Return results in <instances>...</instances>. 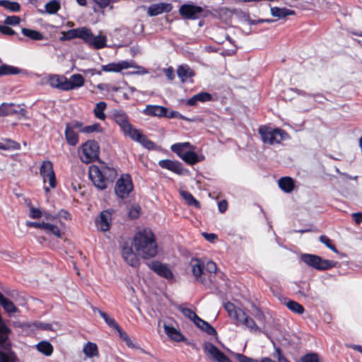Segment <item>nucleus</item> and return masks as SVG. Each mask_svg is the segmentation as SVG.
<instances>
[{"instance_id": "nucleus-62", "label": "nucleus", "mask_w": 362, "mask_h": 362, "mask_svg": "<svg viewBox=\"0 0 362 362\" xmlns=\"http://www.w3.org/2000/svg\"><path fill=\"white\" fill-rule=\"evenodd\" d=\"M351 216L356 224H360L362 223V212L354 213L352 214Z\"/></svg>"}, {"instance_id": "nucleus-22", "label": "nucleus", "mask_w": 362, "mask_h": 362, "mask_svg": "<svg viewBox=\"0 0 362 362\" xmlns=\"http://www.w3.org/2000/svg\"><path fill=\"white\" fill-rule=\"evenodd\" d=\"M163 328L165 333L170 339L176 342L187 341V338L181 333V332L173 326L164 324Z\"/></svg>"}, {"instance_id": "nucleus-15", "label": "nucleus", "mask_w": 362, "mask_h": 362, "mask_svg": "<svg viewBox=\"0 0 362 362\" xmlns=\"http://www.w3.org/2000/svg\"><path fill=\"white\" fill-rule=\"evenodd\" d=\"M204 351L210 354L216 362H231L230 358L211 342H205Z\"/></svg>"}, {"instance_id": "nucleus-19", "label": "nucleus", "mask_w": 362, "mask_h": 362, "mask_svg": "<svg viewBox=\"0 0 362 362\" xmlns=\"http://www.w3.org/2000/svg\"><path fill=\"white\" fill-rule=\"evenodd\" d=\"M47 81L52 88L67 91L66 76L63 75L51 74L48 76Z\"/></svg>"}, {"instance_id": "nucleus-54", "label": "nucleus", "mask_w": 362, "mask_h": 362, "mask_svg": "<svg viewBox=\"0 0 362 362\" xmlns=\"http://www.w3.org/2000/svg\"><path fill=\"white\" fill-rule=\"evenodd\" d=\"M7 25H16L20 23V18L16 16H8L5 20Z\"/></svg>"}, {"instance_id": "nucleus-60", "label": "nucleus", "mask_w": 362, "mask_h": 362, "mask_svg": "<svg viewBox=\"0 0 362 362\" xmlns=\"http://www.w3.org/2000/svg\"><path fill=\"white\" fill-rule=\"evenodd\" d=\"M203 236L210 243H214L216 240H218V236L215 233H204Z\"/></svg>"}, {"instance_id": "nucleus-16", "label": "nucleus", "mask_w": 362, "mask_h": 362, "mask_svg": "<svg viewBox=\"0 0 362 362\" xmlns=\"http://www.w3.org/2000/svg\"><path fill=\"white\" fill-rule=\"evenodd\" d=\"M149 268L155 272L158 275L166 279H171L173 274L170 268L158 261H153L148 264Z\"/></svg>"}, {"instance_id": "nucleus-57", "label": "nucleus", "mask_w": 362, "mask_h": 362, "mask_svg": "<svg viewBox=\"0 0 362 362\" xmlns=\"http://www.w3.org/2000/svg\"><path fill=\"white\" fill-rule=\"evenodd\" d=\"M98 312L100 314V315L105 320V321L109 326H110V327L113 326V319L110 317L106 313H105L100 310L98 309Z\"/></svg>"}, {"instance_id": "nucleus-12", "label": "nucleus", "mask_w": 362, "mask_h": 362, "mask_svg": "<svg viewBox=\"0 0 362 362\" xmlns=\"http://www.w3.org/2000/svg\"><path fill=\"white\" fill-rule=\"evenodd\" d=\"M40 174L43 179L44 183L49 182V187L55 188L57 185L53 163L49 160L42 161L40 167Z\"/></svg>"}, {"instance_id": "nucleus-45", "label": "nucleus", "mask_w": 362, "mask_h": 362, "mask_svg": "<svg viewBox=\"0 0 362 362\" xmlns=\"http://www.w3.org/2000/svg\"><path fill=\"white\" fill-rule=\"evenodd\" d=\"M224 308L227 311L230 317H231L233 320L236 317V313H238L239 310H242L241 308H237L233 303L227 302L224 304Z\"/></svg>"}, {"instance_id": "nucleus-50", "label": "nucleus", "mask_w": 362, "mask_h": 362, "mask_svg": "<svg viewBox=\"0 0 362 362\" xmlns=\"http://www.w3.org/2000/svg\"><path fill=\"white\" fill-rule=\"evenodd\" d=\"M255 313L253 314L255 318L261 324L264 325L266 322V317L263 311L258 307L255 306Z\"/></svg>"}, {"instance_id": "nucleus-44", "label": "nucleus", "mask_w": 362, "mask_h": 362, "mask_svg": "<svg viewBox=\"0 0 362 362\" xmlns=\"http://www.w3.org/2000/svg\"><path fill=\"white\" fill-rule=\"evenodd\" d=\"M16 112L17 110L14 109L13 104L3 103L0 105V116H6Z\"/></svg>"}, {"instance_id": "nucleus-37", "label": "nucleus", "mask_w": 362, "mask_h": 362, "mask_svg": "<svg viewBox=\"0 0 362 362\" xmlns=\"http://www.w3.org/2000/svg\"><path fill=\"white\" fill-rule=\"evenodd\" d=\"M21 32L25 36L33 40L38 41L42 40L44 38L43 35L37 30H31L28 28H23Z\"/></svg>"}, {"instance_id": "nucleus-14", "label": "nucleus", "mask_w": 362, "mask_h": 362, "mask_svg": "<svg viewBox=\"0 0 362 362\" xmlns=\"http://www.w3.org/2000/svg\"><path fill=\"white\" fill-rule=\"evenodd\" d=\"M112 209L103 210L95 220L97 229L101 232L108 231L112 225Z\"/></svg>"}, {"instance_id": "nucleus-27", "label": "nucleus", "mask_w": 362, "mask_h": 362, "mask_svg": "<svg viewBox=\"0 0 362 362\" xmlns=\"http://www.w3.org/2000/svg\"><path fill=\"white\" fill-rule=\"evenodd\" d=\"M180 195L185 200L187 205L198 209L201 208L200 202L189 192L182 191Z\"/></svg>"}, {"instance_id": "nucleus-53", "label": "nucleus", "mask_w": 362, "mask_h": 362, "mask_svg": "<svg viewBox=\"0 0 362 362\" xmlns=\"http://www.w3.org/2000/svg\"><path fill=\"white\" fill-rule=\"evenodd\" d=\"M29 211H30L29 216L31 218H40L42 215V211L38 208H35L33 206H31V207H30Z\"/></svg>"}, {"instance_id": "nucleus-21", "label": "nucleus", "mask_w": 362, "mask_h": 362, "mask_svg": "<svg viewBox=\"0 0 362 362\" xmlns=\"http://www.w3.org/2000/svg\"><path fill=\"white\" fill-rule=\"evenodd\" d=\"M168 108L160 105H148L144 110V114L148 116L163 117L168 113Z\"/></svg>"}, {"instance_id": "nucleus-35", "label": "nucleus", "mask_w": 362, "mask_h": 362, "mask_svg": "<svg viewBox=\"0 0 362 362\" xmlns=\"http://www.w3.org/2000/svg\"><path fill=\"white\" fill-rule=\"evenodd\" d=\"M181 158L189 165H194L202 160L197 153L192 151H186Z\"/></svg>"}, {"instance_id": "nucleus-48", "label": "nucleus", "mask_w": 362, "mask_h": 362, "mask_svg": "<svg viewBox=\"0 0 362 362\" xmlns=\"http://www.w3.org/2000/svg\"><path fill=\"white\" fill-rule=\"evenodd\" d=\"M320 241L325 245L329 249H330L334 252L337 253L338 250L336 246L332 243V240L325 235H322L319 238Z\"/></svg>"}, {"instance_id": "nucleus-58", "label": "nucleus", "mask_w": 362, "mask_h": 362, "mask_svg": "<svg viewBox=\"0 0 362 362\" xmlns=\"http://www.w3.org/2000/svg\"><path fill=\"white\" fill-rule=\"evenodd\" d=\"M236 358L239 362H258V361L249 358L242 354H237Z\"/></svg>"}, {"instance_id": "nucleus-55", "label": "nucleus", "mask_w": 362, "mask_h": 362, "mask_svg": "<svg viewBox=\"0 0 362 362\" xmlns=\"http://www.w3.org/2000/svg\"><path fill=\"white\" fill-rule=\"evenodd\" d=\"M303 362H319L318 356L316 354H306L303 358Z\"/></svg>"}, {"instance_id": "nucleus-32", "label": "nucleus", "mask_w": 362, "mask_h": 362, "mask_svg": "<svg viewBox=\"0 0 362 362\" xmlns=\"http://www.w3.org/2000/svg\"><path fill=\"white\" fill-rule=\"evenodd\" d=\"M37 349L47 356L52 354L54 349L52 345L47 341H42L37 344Z\"/></svg>"}, {"instance_id": "nucleus-24", "label": "nucleus", "mask_w": 362, "mask_h": 362, "mask_svg": "<svg viewBox=\"0 0 362 362\" xmlns=\"http://www.w3.org/2000/svg\"><path fill=\"white\" fill-rule=\"evenodd\" d=\"M84 78L79 74H73L70 80L66 78L67 91L77 88H80L84 85Z\"/></svg>"}, {"instance_id": "nucleus-8", "label": "nucleus", "mask_w": 362, "mask_h": 362, "mask_svg": "<svg viewBox=\"0 0 362 362\" xmlns=\"http://www.w3.org/2000/svg\"><path fill=\"white\" fill-rule=\"evenodd\" d=\"M134 189L133 180L129 173H122L115 184V194L122 200L130 198Z\"/></svg>"}, {"instance_id": "nucleus-61", "label": "nucleus", "mask_w": 362, "mask_h": 362, "mask_svg": "<svg viewBox=\"0 0 362 362\" xmlns=\"http://www.w3.org/2000/svg\"><path fill=\"white\" fill-rule=\"evenodd\" d=\"M165 76L169 79L170 81H173L175 78V73L174 69L173 67H168V69H165L164 71Z\"/></svg>"}, {"instance_id": "nucleus-3", "label": "nucleus", "mask_w": 362, "mask_h": 362, "mask_svg": "<svg viewBox=\"0 0 362 362\" xmlns=\"http://www.w3.org/2000/svg\"><path fill=\"white\" fill-rule=\"evenodd\" d=\"M75 38L81 39L88 47L100 49L106 46L107 38L105 35H95L87 27L71 29L62 33V40H71Z\"/></svg>"}, {"instance_id": "nucleus-10", "label": "nucleus", "mask_w": 362, "mask_h": 362, "mask_svg": "<svg viewBox=\"0 0 362 362\" xmlns=\"http://www.w3.org/2000/svg\"><path fill=\"white\" fill-rule=\"evenodd\" d=\"M82 122L73 120L65 124L64 137L66 144L70 146H76L79 142V133H82Z\"/></svg>"}, {"instance_id": "nucleus-41", "label": "nucleus", "mask_w": 362, "mask_h": 362, "mask_svg": "<svg viewBox=\"0 0 362 362\" xmlns=\"http://www.w3.org/2000/svg\"><path fill=\"white\" fill-rule=\"evenodd\" d=\"M132 67H136L134 60L121 61L117 63H115V72H119L123 69Z\"/></svg>"}, {"instance_id": "nucleus-4", "label": "nucleus", "mask_w": 362, "mask_h": 362, "mask_svg": "<svg viewBox=\"0 0 362 362\" xmlns=\"http://www.w3.org/2000/svg\"><path fill=\"white\" fill-rule=\"evenodd\" d=\"M192 272L195 280L205 286L210 287L214 284L217 272L215 262L208 260L206 263L199 258H192L190 261Z\"/></svg>"}, {"instance_id": "nucleus-40", "label": "nucleus", "mask_w": 362, "mask_h": 362, "mask_svg": "<svg viewBox=\"0 0 362 362\" xmlns=\"http://www.w3.org/2000/svg\"><path fill=\"white\" fill-rule=\"evenodd\" d=\"M286 306L291 311L298 315H301L305 312V308L302 305L292 300H289L286 303Z\"/></svg>"}, {"instance_id": "nucleus-46", "label": "nucleus", "mask_w": 362, "mask_h": 362, "mask_svg": "<svg viewBox=\"0 0 362 362\" xmlns=\"http://www.w3.org/2000/svg\"><path fill=\"white\" fill-rule=\"evenodd\" d=\"M59 8L60 4L57 0H52L45 4V10L49 14L56 13Z\"/></svg>"}, {"instance_id": "nucleus-7", "label": "nucleus", "mask_w": 362, "mask_h": 362, "mask_svg": "<svg viewBox=\"0 0 362 362\" xmlns=\"http://www.w3.org/2000/svg\"><path fill=\"white\" fill-rule=\"evenodd\" d=\"M258 133L261 136L263 143L269 145L280 144L281 141L288 137V134L285 130L279 128L273 129L267 125H261L258 129Z\"/></svg>"}, {"instance_id": "nucleus-38", "label": "nucleus", "mask_w": 362, "mask_h": 362, "mask_svg": "<svg viewBox=\"0 0 362 362\" xmlns=\"http://www.w3.org/2000/svg\"><path fill=\"white\" fill-rule=\"evenodd\" d=\"M82 133L89 134L94 132L101 133L103 132V129L99 123H94L91 125L84 126L82 122Z\"/></svg>"}, {"instance_id": "nucleus-20", "label": "nucleus", "mask_w": 362, "mask_h": 362, "mask_svg": "<svg viewBox=\"0 0 362 362\" xmlns=\"http://www.w3.org/2000/svg\"><path fill=\"white\" fill-rule=\"evenodd\" d=\"M173 6L168 3H159L151 5L147 13L150 16H156L163 13H169L171 11Z\"/></svg>"}, {"instance_id": "nucleus-13", "label": "nucleus", "mask_w": 362, "mask_h": 362, "mask_svg": "<svg viewBox=\"0 0 362 362\" xmlns=\"http://www.w3.org/2000/svg\"><path fill=\"white\" fill-rule=\"evenodd\" d=\"M204 8L192 4H184L179 8V13L183 19L196 20L201 17Z\"/></svg>"}, {"instance_id": "nucleus-59", "label": "nucleus", "mask_w": 362, "mask_h": 362, "mask_svg": "<svg viewBox=\"0 0 362 362\" xmlns=\"http://www.w3.org/2000/svg\"><path fill=\"white\" fill-rule=\"evenodd\" d=\"M218 211L221 213H225L228 209V202L226 199L221 200L218 203Z\"/></svg>"}, {"instance_id": "nucleus-25", "label": "nucleus", "mask_w": 362, "mask_h": 362, "mask_svg": "<svg viewBox=\"0 0 362 362\" xmlns=\"http://www.w3.org/2000/svg\"><path fill=\"white\" fill-rule=\"evenodd\" d=\"M177 74L182 83L186 82L188 78H192L195 75L194 71L188 65L179 66Z\"/></svg>"}, {"instance_id": "nucleus-29", "label": "nucleus", "mask_w": 362, "mask_h": 362, "mask_svg": "<svg viewBox=\"0 0 362 362\" xmlns=\"http://www.w3.org/2000/svg\"><path fill=\"white\" fill-rule=\"evenodd\" d=\"M115 330H116L118 332L119 337L120 339L125 343V344L129 347V348H134V345L128 335V334L124 331L119 325L115 322Z\"/></svg>"}, {"instance_id": "nucleus-39", "label": "nucleus", "mask_w": 362, "mask_h": 362, "mask_svg": "<svg viewBox=\"0 0 362 362\" xmlns=\"http://www.w3.org/2000/svg\"><path fill=\"white\" fill-rule=\"evenodd\" d=\"M0 6L12 12H18L21 10V6L18 2L8 0H0Z\"/></svg>"}, {"instance_id": "nucleus-36", "label": "nucleus", "mask_w": 362, "mask_h": 362, "mask_svg": "<svg viewBox=\"0 0 362 362\" xmlns=\"http://www.w3.org/2000/svg\"><path fill=\"white\" fill-rule=\"evenodd\" d=\"M83 351L88 357H93L98 354V349L96 344L90 341L84 345Z\"/></svg>"}, {"instance_id": "nucleus-6", "label": "nucleus", "mask_w": 362, "mask_h": 362, "mask_svg": "<svg viewBox=\"0 0 362 362\" xmlns=\"http://www.w3.org/2000/svg\"><path fill=\"white\" fill-rule=\"evenodd\" d=\"M80 160L84 164H90L100 160V146L95 140H87L77 150Z\"/></svg>"}, {"instance_id": "nucleus-33", "label": "nucleus", "mask_w": 362, "mask_h": 362, "mask_svg": "<svg viewBox=\"0 0 362 362\" xmlns=\"http://www.w3.org/2000/svg\"><path fill=\"white\" fill-rule=\"evenodd\" d=\"M107 107L106 103L101 101L95 105V107L93 110V113L95 117H96L98 119L104 120L106 118V115L105 114V110Z\"/></svg>"}, {"instance_id": "nucleus-63", "label": "nucleus", "mask_w": 362, "mask_h": 362, "mask_svg": "<svg viewBox=\"0 0 362 362\" xmlns=\"http://www.w3.org/2000/svg\"><path fill=\"white\" fill-rule=\"evenodd\" d=\"M59 216L64 218L66 220H70L71 218V214L64 209H62L59 211Z\"/></svg>"}, {"instance_id": "nucleus-11", "label": "nucleus", "mask_w": 362, "mask_h": 362, "mask_svg": "<svg viewBox=\"0 0 362 362\" xmlns=\"http://www.w3.org/2000/svg\"><path fill=\"white\" fill-rule=\"evenodd\" d=\"M236 317L234 319V324L236 326H244L250 332L261 333L262 328L259 327L253 318L250 317L243 310L238 311Z\"/></svg>"}, {"instance_id": "nucleus-47", "label": "nucleus", "mask_w": 362, "mask_h": 362, "mask_svg": "<svg viewBox=\"0 0 362 362\" xmlns=\"http://www.w3.org/2000/svg\"><path fill=\"white\" fill-rule=\"evenodd\" d=\"M141 208L139 204H132L129 210V217L131 219H136L139 217Z\"/></svg>"}, {"instance_id": "nucleus-56", "label": "nucleus", "mask_w": 362, "mask_h": 362, "mask_svg": "<svg viewBox=\"0 0 362 362\" xmlns=\"http://www.w3.org/2000/svg\"><path fill=\"white\" fill-rule=\"evenodd\" d=\"M0 33L7 35H13L16 34L13 29L6 25H0Z\"/></svg>"}, {"instance_id": "nucleus-17", "label": "nucleus", "mask_w": 362, "mask_h": 362, "mask_svg": "<svg viewBox=\"0 0 362 362\" xmlns=\"http://www.w3.org/2000/svg\"><path fill=\"white\" fill-rule=\"evenodd\" d=\"M158 165L162 168L167 169L177 175H183L185 172L182 164L177 160L163 159L158 162Z\"/></svg>"}, {"instance_id": "nucleus-34", "label": "nucleus", "mask_w": 362, "mask_h": 362, "mask_svg": "<svg viewBox=\"0 0 362 362\" xmlns=\"http://www.w3.org/2000/svg\"><path fill=\"white\" fill-rule=\"evenodd\" d=\"M192 147L190 143L185 142V143H177L171 146V150L173 152L175 153L180 158L185 155V149L187 148Z\"/></svg>"}, {"instance_id": "nucleus-18", "label": "nucleus", "mask_w": 362, "mask_h": 362, "mask_svg": "<svg viewBox=\"0 0 362 362\" xmlns=\"http://www.w3.org/2000/svg\"><path fill=\"white\" fill-rule=\"evenodd\" d=\"M122 255L124 261L133 267H137L140 264V260L137 253H134L132 247L124 246L122 250Z\"/></svg>"}, {"instance_id": "nucleus-5", "label": "nucleus", "mask_w": 362, "mask_h": 362, "mask_svg": "<svg viewBox=\"0 0 362 362\" xmlns=\"http://www.w3.org/2000/svg\"><path fill=\"white\" fill-rule=\"evenodd\" d=\"M101 167L95 165H91L88 169V176L93 184L100 189H105L111 182L112 168L105 166V163Z\"/></svg>"}, {"instance_id": "nucleus-28", "label": "nucleus", "mask_w": 362, "mask_h": 362, "mask_svg": "<svg viewBox=\"0 0 362 362\" xmlns=\"http://www.w3.org/2000/svg\"><path fill=\"white\" fill-rule=\"evenodd\" d=\"M271 13L273 16L279 18H283L288 16L294 15L295 11L287 8L272 7Z\"/></svg>"}, {"instance_id": "nucleus-43", "label": "nucleus", "mask_w": 362, "mask_h": 362, "mask_svg": "<svg viewBox=\"0 0 362 362\" xmlns=\"http://www.w3.org/2000/svg\"><path fill=\"white\" fill-rule=\"evenodd\" d=\"M179 310L186 317L191 320L194 323V325L198 320H199V319L200 317L196 314L194 311L190 308L180 307Z\"/></svg>"}, {"instance_id": "nucleus-1", "label": "nucleus", "mask_w": 362, "mask_h": 362, "mask_svg": "<svg viewBox=\"0 0 362 362\" xmlns=\"http://www.w3.org/2000/svg\"><path fill=\"white\" fill-rule=\"evenodd\" d=\"M133 245L137 255L145 259L154 257L158 253L156 236L148 228L139 230L135 233Z\"/></svg>"}, {"instance_id": "nucleus-30", "label": "nucleus", "mask_w": 362, "mask_h": 362, "mask_svg": "<svg viewBox=\"0 0 362 362\" xmlns=\"http://www.w3.org/2000/svg\"><path fill=\"white\" fill-rule=\"evenodd\" d=\"M0 304L6 312L8 313H14L17 311V308L14 303L9 299L5 298L0 292Z\"/></svg>"}, {"instance_id": "nucleus-31", "label": "nucleus", "mask_w": 362, "mask_h": 362, "mask_svg": "<svg viewBox=\"0 0 362 362\" xmlns=\"http://www.w3.org/2000/svg\"><path fill=\"white\" fill-rule=\"evenodd\" d=\"M23 71L22 69L18 67L3 64L0 66V76L6 75H17Z\"/></svg>"}, {"instance_id": "nucleus-2", "label": "nucleus", "mask_w": 362, "mask_h": 362, "mask_svg": "<svg viewBox=\"0 0 362 362\" xmlns=\"http://www.w3.org/2000/svg\"><path fill=\"white\" fill-rule=\"evenodd\" d=\"M115 122H116L124 136L129 137L132 140L139 143L143 147L148 150L156 149V144L153 141L142 134L140 129L134 127L129 120L127 114L121 111H115Z\"/></svg>"}, {"instance_id": "nucleus-52", "label": "nucleus", "mask_w": 362, "mask_h": 362, "mask_svg": "<svg viewBox=\"0 0 362 362\" xmlns=\"http://www.w3.org/2000/svg\"><path fill=\"white\" fill-rule=\"evenodd\" d=\"M47 223L42 222H33V221H28L26 223V226L30 228H40L45 230Z\"/></svg>"}, {"instance_id": "nucleus-26", "label": "nucleus", "mask_w": 362, "mask_h": 362, "mask_svg": "<svg viewBox=\"0 0 362 362\" xmlns=\"http://www.w3.org/2000/svg\"><path fill=\"white\" fill-rule=\"evenodd\" d=\"M195 325L199 327L201 330L205 332L207 334L211 336H218V333L215 328L212 327L209 322L202 320V318L199 319Z\"/></svg>"}, {"instance_id": "nucleus-9", "label": "nucleus", "mask_w": 362, "mask_h": 362, "mask_svg": "<svg viewBox=\"0 0 362 362\" xmlns=\"http://www.w3.org/2000/svg\"><path fill=\"white\" fill-rule=\"evenodd\" d=\"M300 260L308 266L319 271L330 269L336 266L333 260L324 259L321 257L312 254H302Z\"/></svg>"}, {"instance_id": "nucleus-23", "label": "nucleus", "mask_w": 362, "mask_h": 362, "mask_svg": "<svg viewBox=\"0 0 362 362\" xmlns=\"http://www.w3.org/2000/svg\"><path fill=\"white\" fill-rule=\"evenodd\" d=\"M279 188L286 193H291L295 189L294 180L288 176L281 177L278 181Z\"/></svg>"}, {"instance_id": "nucleus-64", "label": "nucleus", "mask_w": 362, "mask_h": 362, "mask_svg": "<svg viewBox=\"0 0 362 362\" xmlns=\"http://www.w3.org/2000/svg\"><path fill=\"white\" fill-rule=\"evenodd\" d=\"M95 3H96L100 8H105L107 6L110 0H93Z\"/></svg>"}, {"instance_id": "nucleus-42", "label": "nucleus", "mask_w": 362, "mask_h": 362, "mask_svg": "<svg viewBox=\"0 0 362 362\" xmlns=\"http://www.w3.org/2000/svg\"><path fill=\"white\" fill-rule=\"evenodd\" d=\"M0 362H18V359L13 351L6 353L0 351Z\"/></svg>"}, {"instance_id": "nucleus-51", "label": "nucleus", "mask_w": 362, "mask_h": 362, "mask_svg": "<svg viewBox=\"0 0 362 362\" xmlns=\"http://www.w3.org/2000/svg\"><path fill=\"white\" fill-rule=\"evenodd\" d=\"M196 95H197V97L198 99V102L199 101V102L204 103V102H208V101H210L212 100L211 95L206 92H201Z\"/></svg>"}, {"instance_id": "nucleus-49", "label": "nucleus", "mask_w": 362, "mask_h": 362, "mask_svg": "<svg viewBox=\"0 0 362 362\" xmlns=\"http://www.w3.org/2000/svg\"><path fill=\"white\" fill-rule=\"evenodd\" d=\"M45 231L47 233L53 234L54 235H55L57 238H62V233L60 229L58 228V226L51 224V223H47Z\"/></svg>"}]
</instances>
